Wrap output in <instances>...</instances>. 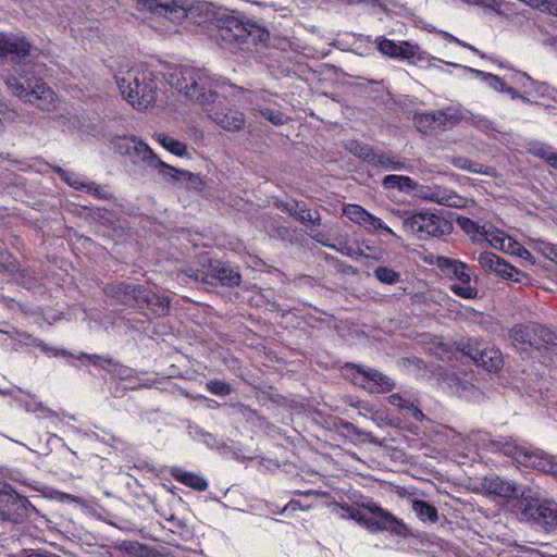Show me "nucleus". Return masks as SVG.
Wrapping results in <instances>:
<instances>
[{
    "label": "nucleus",
    "instance_id": "nucleus-1",
    "mask_svg": "<svg viewBox=\"0 0 557 557\" xmlns=\"http://www.w3.org/2000/svg\"><path fill=\"white\" fill-rule=\"evenodd\" d=\"M115 82L124 99L134 109L143 111L154 106L164 92L168 74L162 75L144 64L121 66Z\"/></svg>",
    "mask_w": 557,
    "mask_h": 557
},
{
    "label": "nucleus",
    "instance_id": "nucleus-2",
    "mask_svg": "<svg viewBox=\"0 0 557 557\" xmlns=\"http://www.w3.org/2000/svg\"><path fill=\"white\" fill-rule=\"evenodd\" d=\"M168 84L186 98L200 106L201 110L213 102L226 89V82L206 69L181 66L168 73Z\"/></svg>",
    "mask_w": 557,
    "mask_h": 557
},
{
    "label": "nucleus",
    "instance_id": "nucleus-3",
    "mask_svg": "<svg viewBox=\"0 0 557 557\" xmlns=\"http://www.w3.org/2000/svg\"><path fill=\"white\" fill-rule=\"evenodd\" d=\"M38 73L34 66L24 64L16 75L7 78V87L14 96L40 110L52 111L58 107V97Z\"/></svg>",
    "mask_w": 557,
    "mask_h": 557
},
{
    "label": "nucleus",
    "instance_id": "nucleus-4",
    "mask_svg": "<svg viewBox=\"0 0 557 557\" xmlns=\"http://www.w3.org/2000/svg\"><path fill=\"white\" fill-rule=\"evenodd\" d=\"M269 33L258 23L235 14H225L219 20L215 40L223 48L235 52L250 40L253 44L265 41Z\"/></svg>",
    "mask_w": 557,
    "mask_h": 557
},
{
    "label": "nucleus",
    "instance_id": "nucleus-5",
    "mask_svg": "<svg viewBox=\"0 0 557 557\" xmlns=\"http://www.w3.org/2000/svg\"><path fill=\"white\" fill-rule=\"evenodd\" d=\"M490 449L511 457L525 468H532L557 478V458L545 454L543 450L518 445L512 438L492 441Z\"/></svg>",
    "mask_w": 557,
    "mask_h": 557
},
{
    "label": "nucleus",
    "instance_id": "nucleus-6",
    "mask_svg": "<svg viewBox=\"0 0 557 557\" xmlns=\"http://www.w3.org/2000/svg\"><path fill=\"white\" fill-rule=\"evenodd\" d=\"M405 226L420 239L445 236L453 231L450 221L429 211L417 212L407 218Z\"/></svg>",
    "mask_w": 557,
    "mask_h": 557
},
{
    "label": "nucleus",
    "instance_id": "nucleus-7",
    "mask_svg": "<svg viewBox=\"0 0 557 557\" xmlns=\"http://www.w3.org/2000/svg\"><path fill=\"white\" fill-rule=\"evenodd\" d=\"M202 111L210 121L228 132H237L246 123L245 114L226 102L225 90Z\"/></svg>",
    "mask_w": 557,
    "mask_h": 557
},
{
    "label": "nucleus",
    "instance_id": "nucleus-8",
    "mask_svg": "<svg viewBox=\"0 0 557 557\" xmlns=\"http://www.w3.org/2000/svg\"><path fill=\"white\" fill-rule=\"evenodd\" d=\"M437 265L451 274L456 280L450 285V290L458 297L465 299H474L478 297L479 290L474 285H471V274L469 267L461 261L453 260L446 257H440Z\"/></svg>",
    "mask_w": 557,
    "mask_h": 557
},
{
    "label": "nucleus",
    "instance_id": "nucleus-9",
    "mask_svg": "<svg viewBox=\"0 0 557 557\" xmlns=\"http://www.w3.org/2000/svg\"><path fill=\"white\" fill-rule=\"evenodd\" d=\"M114 147L120 154L128 157L134 163L147 162L149 165L154 168H163L174 171L173 168L162 162L146 143L135 136H123L116 138Z\"/></svg>",
    "mask_w": 557,
    "mask_h": 557
},
{
    "label": "nucleus",
    "instance_id": "nucleus-10",
    "mask_svg": "<svg viewBox=\"0 0 557 557\" xmlns=\"http://www.w3.org/2000/svg\"><path fill=\"white\" fill-rule=\"evenodd\" d=\"M33 509L30 502L20 496L9 484L0 481V519L21 522Z\"/></svg>",
    "mask_w": 557,
    "mask_h": 557
},
{
    "label": "nucleus",
    "instance_id": "nucleus-11",
    "mask_svg": "<svg viewBox=\"0 0 557 557\" xmlns=\"http://www.w3.org/2000/svg\"><path fill=\"white\" fill-rule=\"evenodd\" d=\"M360 506L367 511L366 529L372 532L388 531L395 534H401L405 530V524L377 503L369 500L360 504Z\"/></svg>",
    "mask_w": 557,
    "mask_h": 557
},
{
    "label": "nucleus",
    "instance_id": "nucleus-12",
    "mask_svg": "<svg viewBox=\"0 0 557 557\" xmlns=\"http://www.w3.org/2000/svg\"><path fill=\"white\" fill-rule=\"evenodd\" d=\"M510 337L516 346L529 345L539 349L545 345H556L557 341V336L549 329L537 323L513 326Z\"/></svg>",
    "mask_w": 557,
    "mask_h": 557
},
{
    "label": "nucleus",
    "instance_id": "nucleus-13",
    "mask_svg": "<svg viewBox=\"0 0 557 557\" xmlns=\"http://www.w3.org/2000/svg\"><path fill=\"white\" fill-rule=\"evenodd\" d=\"M377 50L395 60H410L413 59L416 62H429L431 57L421 51L420 47L416 44H411L409 41H395L392 39H387L383 36H380L375 39Z\"/></svg>",
    "mask_w": 557,
    "mask_h": 557
},
{
    "label": "nucleus",
    "instance_id": "nucleus-14",
    "mask_svg": "<svg viewBox=\"0 0 557 557\" xmlns=\"http://www.w3.org/2000/svg\"><path fill=\"white\" fill-rule=\"evenodd\" d=\"M343 213L349 221L359 225L370 234H374L375 232L381 231L382 234L397 237L393 230L389 228L380 218L373 215L359 205H345L343 208Z\"/></svg>",
    "mask_w": 557,
    "mask_h": 557
},
{
    "label": "nucleus",
    "instance_id": "nucleus-15",
    "mask_svg": "<svg viewBox=\"0 0 557 557\" xmlns=\"http://www.w3.org/2000/svg\"><path fill=\"white\" fill-rule=\"evenodd\" d=\"M343 213L349 221L359 225L370 234H374L375 232L381 231L382 234L397 237L393 230L389 228L380 218L373 215L359 205H345L343 208Z\"/></svg>",
    "mask_w": 557,
    "mask_h": 557
},
{
    "label": "nucleus",
    "instance_id": "nucleus-16",
    "mask_svg": "<svg viewBox=\"0 0 557 557\" xmlns=\"http://www.w3.org/2000/svg\"><path fill=\"white\" fill-rule=\"evenodd\" d=\"M418 198L424 201L453 208H466L470 202L468 198L437 184L421 185V188L418 190Z\"/></svg>",
    "mask_w": 557,
    "mask_h": 557
},
{
    "label": "nucleus",
    "instance_id": "nucleus-17",
    "mask_svg": "<svg viewBox=\"0 0 557 557\" xmlns=\"http://www.w3.org/2000/svg\"><path fill=\"white\" fill-rule=\"evenodd\" d=\"M351 370V380L371 393H384L394 388L395 383L386 375L374 369H364L358 366L348 368Z\"/></svg>",
    "mask_w": 557,
    "mask_h": 557
},
{
    "label": "nucleus",
    "instance_id": "nucleus-18",
    "mask_svg": "<svg viewBox=\"0 0 557 557\" xmlns=\"http://www.w3.org/2000/svg\"><path fill=\"white\" fill-rule=\"evenodd\" d=\"M478 262L482 270L487 273H493L499 277L511 280L517 283H521L523 278H527L525 273H522L493 252H481L478 257Z\"/></svg>",
    "mask_w": 557,
    "mask_h": 557
},
{
    "label": "nucleus",
    "instance_id": "nucleus-19",
    "mask_svg": "<svg viewBox=\"0 0 557 557\" xmlns=\"http://www.w3.org/2000/svg\"><path fill=\"white\" fill-rule=\"evenodd\" d=\"M137 9L164 16L175 23H180L187 16L186 8L176 0H137Z\"/></svg>",
    "mask_w": 557,
    "mask_h": 557
},
{
    "label": "nucleus",
    "instance_id": "nucleus-20",
    "mask_svg": "<svg viewBox=\"0 0 557 557\" xmlns=\"http://www.w3.org/2000/svg\"><path fill=\"white\" fill-rule=\"evenodd\" d=\"M185 275L202 283H211V278H216L219 282L225 285H237L239 284L240 280L237 272L219 262L215 264L210 263L208 271L189 270V272H186Z\"/></svg>",
    "mask_w": 557,
    "mask_h": 557
},
{
    "label": "nucleus",
    "instance_id": "nucleus-21",
    "mask_svg": "<svg viewBox=\"0 0 557 557\" xmlns=\"http://www.w3.org/2000/svg\"><path fill=\"white\" fill-rule=\"evenodd\" d=\"M386 400L404 417L412 418L416 421H422L425 418L420 408V401L417 394L411 391L393 393L386 398Z\"/></svg>",
    "mask_w": 557,
    "mask_h": 557
},
{
    "label": "nucleus",
    "instance_id": "nucleus-22",
    "mask_svg": "<svg viewBox=\"0 0 557 557\" xmlns=\"http://www.w3.org/2000/svg\"><path fill=\"white\" fill-rule=\"evenodd\" d=\"M84 357L90 359V361L95 366H99L102 369H106L114 376L127 383L128 388H137L141 386L140 377L135 372V370L125 367L121 363L114 362L111 359H104L98 355H83Z\"/></svg>",
    "mask_w": 557,
    "mask_h": 557
},
{
    "label": "nucleus",
    "instance_id": "nucleus-23",
    "mask_svg": "<svg viewBox=\"0 0 557 557\" xmlns=\"http://www.w3.org/2000/svg\"><path fill=\"white\" fill-rule=\"evenodd\" d=\"M467 355L487 371H496L503 366L502 352L487 344L475 343L474 346H469Z\"/></svg>",
    "mask_w": 557,
    "mask_h": 557
},
{
    "label": "nucleus",
    "instance_id": "nucleus-24",
    "mask_svg": "<svg viewBox=\"0 0 557 557\" xmlns=\"http://www.w3.org/2000/svg\"><path fill=\"white\" fill-rule=\"evenodd\" d=\"M524 516L532 518L537 524L546 529H555L557 528V503L546 500L530 504L524 509Z\"/></svg>",
    "mask_w": 557,
    "mask_h": 557
},
{
    "label": "nucleus",
    "instance_id": "nucleus-25",
    "mask_svg": "<svg viewBox=\"0 0 557 557\" xmlns=\"http://www.w3.org/2000/svg\"><path fill=\"white\" fill-rule=\"evenodd\" d=\"M484 486L490 494L505 499L517 498L523 494L515 482L506 481L498 476L486 479Z\"/></svg>",
    "mask_w": 557,
    "mask_h": 557
},
{
    "label": "nucleus",
    "instance_id": "nucleus-26",
    "mask_svg": "<svg viewBox=\"0 0 557 557\" xmlns=\"http://www.w3.org/2000/svg\"><path fill=\"white\" fill-rule=\"evenodd\" d=\"M136 305L144 307L147 306L149 310L156 315H164L169 311L170 300L165 296L158 295L149 289L143 287L139 290Z\"/></svg>",
    "mask_w": 557,
    "mask_h": 557
},
{
    "label": "nucleus",
    "instance_id": "nucleus-27",
    "mask_svg": "<svg viewBox=\"0 0 557 557\" xmlns=\"http://www.w3.org/2000/svg\"><path fill=\"white\" fill-rule=\"evenodd\" d=\"M382 186L385 189H396L416 198H418V190L421 188V184L411 177L396 174L386 175L382 181Z\"/></svg>",
    "mask_w": 557,
    "mask_h": 557
},
{
    "label": "nucleus",
    "instance_id": "nucleus-28",
    "mask_svg": "<svg viewBox=\"0 0 557 557\" xmlns=\"http://www.w3.org/2000/svg\"><path fill=\"white\" fill-rule=\"evenodd\" d=\"M486 242L491 247L508 252L512 248L515 239L508 236L505 232L494 227L491 224H485L483 230L482 243Z\"/></svg>",
    "mask_w": 557,
    "mask_h": 557
},
{
    "label": "nucleus",
    "instance_id": "nucleus-29",
    "mask_svg": "<svg viewBox=\"0 0 557 557\" xmlns=\"http://www.w3.org/2000/svg\"><path fill=\"white\" fill-rule=\"evenodd\" d=\"M30 52V44L23 38L7 36L0 33V57L16 54L26 57Z\"/></svg>",
    "mask_w": 557,
    "mask_h": 557
},
{
    "label": "nucleus",
    "instance_id": "nucleus-30",
    "mask_svg": "<svg viewBox=\"0 0 557 557\" xmlns=\"http://www.w3.org/2000/svg\"><path fill=\"white\" fill-rule=\"evenodd\" d=\"M472 73H474L478 77L484 81L491 88L509 94L512 99L519 98L522 101H528V98L518 91L515 90L513 87H506L505 76L499 77L497 75L486 73L480 70L469 69Z\"/></svg>",
    "mask_w": 557,
    "mask_h": 557
},
{
    "label": "nucleus",
    "instance_id": "nucleus-31",
    "mask_svg": "<svg viewBox=\"0 0 557 557\" xmlns=\"http://www.w3.org/2000/svg\"><path fill=\"white\" fill-rule=\"evenodd\" d=\"M104 290L108 295L117 298L123 304H136L139 297V290H143V286L117 283L107 286Z\"/></svg>",
    "mask_w": 557,
    "mask_h": 557
},
{
    "label": "nucleus",
    "instance_id": "nucleus-32",
    "mask_svg": "<svg viewBox=\"0 0 557 557\" xmlns=\"http://www.w3.org/2000/svg\"><path fill=\"white\" fill-rule=\"evenodd\" d=\"M171 475L175 481L198 492H202L208 488V481L203 476L194 472L186 471L182 468H172Z\"/></svg>",
    "mask_w": 557,
    "mask_h": 557
},
{
    "label": "nucleus",
    "instance_id": "nucleus-33",
    "mask_svg": "<svg viewBox=\"0 0 557 557\" xmlns=\"http://www.w3.org/2000/svg\"><path fill=\"white\" fill-rule=\"evenodd\" d=\"M506 87H513L516 91L525 96L527 89L533 87L534 79L527 73L509 70L505 75Z\"/></svg>",
    "mask_w": 557,
    "mask_h": 557
},
{
    "label": "nucleus",
    "instance_id": "nucleus-34",
    "mask_svg": "<svg viewBox=\"0 0 557 557\" xmlns=\"http://www.w3.org/2000/svg\"><path fill=\"white\" fill-rule=\"evenodd\" d=\"M371 164L375 166H382L391 171H401L408 169L404 161L388 152L375 151L371 159Z\"/></svg>",
    "mask_w": 557,
    "mask_h": 557
},
{
    "label": "nucleus",
    "instance_id": "nucleus-35",
    "mask_svg": "<svg viewBox=\"0 0 557 557\" xmlns=\"http://www.w3.org/2000/svg\"><path fill=\"white\" fill-rule=\"evenodd\" d=\"M333 512L336 513L342 519H346V518L351 519L364 528L366 510L362 509L360 505H359V507H355V506L335 503L333 505Z\"/></svg>",
    "mask_w": 557,
    "mask_h": 557
},
{
    "label": "nucleus",
    "instance_id": "nucleus-36",
    "mask_svg": "<svg viewBox=\"0 0 557 557\" xmlns=\"http://www.w3.org/2000/svg\"><path fill=\"white\" fill-rule=\"evenodd\" d=\"M436 119L438 129H448L454 127L461 119L458 110L454 108H446L444 110L436 111Z\"/></svg>",
    "mask_w": 557,
    "mask_h": 557
},
{
    "label": "nucleus",
    "instance_id": "nucleus-37",
    "mask_svg": "<svg viewBox=\"0 0 557 557\" xmlns=\"http://www.w3.org/2000/svg\"><path fill=\"white\" fill-rule=\"evenodd\" d=\"M416 127L424 134L438 129L436 112L417 113L413 117Z\"/></svg>",
    "mask_w": 557,
    "mask_h": 557
},
{
    "label": "nucleus",
    "instance_id": "nucleus-38",
    "mask_svg": "<svg viewBox=\"0 0 557 557\" xmlns=\"http://www.w3.org/2000/svg\"><path fill=\"white\" fill-rule=\"evenodd\" d=\"M458 225L465 231L473 242L482 243L483 230H485V224L480 225L478 222L469 218H458Z\"/></svg>",
    "mask_w": 557,
    "mask_h": 557
},
{
    "label": "nucleus",
    "instance_id": "nucleus-39",
    "mask_svg": "<svg viewBox=\"0 0 557 557\" xmlns=\"http://www.w3.org/2000/svg\"><path fill=\"white\" fill-rule=\"evenodd\" d=\"M530 152L535 157L545 160L550 166L557 169V152L554 151L549 146L535 143L531 145Z\"/></svg>",
    "mask_w": 557,
    "mask_h": 557
},
{
    "label": "nucleus",
    "instance_id": "nucleus-40",
    "mask_svg": "<svg viewBox=\"0 0 557 557\" xmlns=\"http://www.w3.org/2000/svg\"><path fill=\"white\" fill-rule=\"evenodd\" d=\"M412 509L422 521L435 522L438 519L437 510L432 505L423 500H414Z\"/></svg>",
    "mask_w": 557,
    "mask_h": 557
},
{
    "label": "nucleus",
    "instance_id": "nucleus-41",
    "mask_svg": "<svg viewBox=\"0 0 557 557\" xmlns=\"http://www.w3.org/2000/svg\"><path fill=\"white\" fill-rule=\"evenodd\" d=\"M157 141L171 153L183 157L186 153V145L164 134L156 135Z\"/></svg>",
    "mask_w": 557,
    "mask_h": 557
},
{
    "label": "nucleus",
    "instance_id": "nucleus-42",
    "mask_svg": "<svg viewBox=\"0 0 557 557\" xmlns=\"http://www.w3.org/2000/svg\"><path fill=\"white\" fill-rule=\"evenodd\" d=\"M57 173L69 186L83 191L85 190L88 181L79 174L62 170L61 168L57 169Z\"/></svg>",
    "mask_w": 557,
    "mask_h": 557
},
{
    "label": "nucleus",
    "instance_id": "nucleus-43",
    "mask_svg": "<svg viewBox=\"0 0 557 557\" xmlns=\"http://www.w3.org/2000/svg\"><path fill=\"white\" fill-rule=\"evenodd\" d=\"M449 161L454 166L460 170H466L472 173H485L481 164L472 162L465 157H451Z\"/></svg>",
    "mask_w": 557,
    "mask_h": 557
},
{
    "label": "nucleus",
    "instance_id": "nucleus-44",
    "mask_svg": "<svg viewBox=\"0 0 557 557\" xmlns=\"http://www.w3.org/2000/svg\"><path fill=\"white\" fill-rule=\"evenodd\" d=\"M553 92H554V90L547 84L534 81L533 87H531V88L529 87L527 89V92H525V97L528 98L527 102L530 101L529 97L553 98Z\"/></svg>",
    "mask_w": 557,
    "mask_h": 557
},
{
    "label": "nucleus",
    "instance_id": "nucleus-45",
    "mask_svg": "<svg viewBox=\"0 0 557 557\" xmlns=\"http://www.w3.org/2000/svg\"><path fill=\"white\" fill-rule=\"evenodd\" d=\"M374 274L379 281L386 284H394L399 280V274L387 267L376 268Z\"/></svg>",
    "mask_w": 557,
    "mask_h": 557
},
{
    "label": "nucleus",
    "instance_id": "nucleus-46",
    "mask_svg": "<svg viewBox=\"0 0 557 557\" xmlns=\"http://www.w3.org/2000/svg\"><path fill=\"white\" fill-rule=\"evenodd\" d=\"M349 150L357 157L366 160L368 163L371 164V159L374 156V150L369 147L368 145H362L359 143H350Z\"/></svg>",
    "mask_w": 557,
    "mask_h": 557
},
{
    "label": "nucleus",
    "instance_id": "nucleus-47",
    "mask_svg": "<svg viewBox=\"0 0 557 557\" xmlns=\"http://www.w3.org/2000/svg\"><path fill=\"white\" fill-rule=\"evenodd\" d=\"M430 298L436 301L440 306L446 307L447 310L450 312H453L458 307V302L456 300L451 299L446 294H443L441 292H432L430 294Z\"/></svg>",
    "mask_w": 557,
    "mask_h": 557
},
{
    "label": "nucleus",
    "instance_id": "nucleus-48",
    "mask_svg": "<svg viewBox=\"0 0 557 557\" xmlns=\"http://www.w3.org/2000/svg\"><path fill=\"white\" fill-rule=\"evenodd\" d=\"M207 387L210 393H212L214 395H219V396H226L232 393L231 385L221 380L210 381L207 384Z\"/></svg>",
    "mask_w": 557,
    "mask_h": 557
},
{
    "label": "nucleus",
    "instance_id": "nucleus-49",
    "mask_svg": "<svg viewBox=\"0 0 557 557\" xmlns=\"http://www.w3.org/2000/svg\"><path fill=\"white\" fill-rule=\"evenodd\" d=\"M16 269L15 259L9 252L0 253V272H13Z\"/></svg>",
    "mask_w": 557,
    "mask_h": 557
},
{
    "label": "nucleus",
    "instance_id": "nucleus-50",
    "mask_svg": "<svg viewBox=\"0 0 557 557\" xmlns=\"http://www.w3.org/2000/svg\"><path fill=\"white\" fill-rule=\"evenodd\" d=\"M507 253H510V255H513V256H518V257H520V258H522L524 260L531 261L532 263L534 262L531 252L528 249H525L517 240H515V243L512 244L511 250H509Z\"/></svg>",
    "mask_w": 557,
    "mask_h": 557
},
{
    "label": "nucleus",
    "instance_id": "nucleus-51",
    "mask_svg": "<svg viewBox=\"0 0 557 557\" xmlns=\"http://www.w3.org/2000/svg\"><path fill=\"white\" fill-rule=\"evenodd\" d=\"M443 37L446 40L450 41V42L457 44V45H459V46H461L463 48H467V49L471 50L472 52L479 54L481 58L485 57V54L482 53L480 50H478L475 47H473L472 45H470L468 42H465V41L458 39L457 37L453 36L449 33H443Z\"/></svg>",
    "mask_w": 557,
    "mask_h": 557
},
{
    "label": "nucleus",
    "instance_id": "nucleus-52",
    "mask_svg": "<svg viewBox=\"0 0 557 557\" xmlns=\"http://www.w3.org/2000/svg\"><path fill=\"white\" fill-rule=\"evenodd\" d=\"M84 191L95 195L96 197H98L100 199H106L109 197L108 191L103 187L98 186L95 183L89 182V181L87 182V185H86Z\"/></svg>",
    "mask_w": 557,
    "mask_h": 557
},
{
    "label": "nucleus",
    "instance_id": "nucleus-53",
    "mask_svg": "<svg viewBox=\"0 0 557 557\" xmlns=\"http://www.w3.org/2000/svg\"><path fill=\"white\" fill-rule=\"evenodd\" d=\"M541 251L543 255L557 263V246L550 243H542Z\"/></svg>",
    "mask_w": 557,
    "mask_h": 557
},
{
    "label": "nucleus",
    "instance_id": "nucleus-54",
    "mask_svg": "<svg viewBox=\"0 0 557 557\" xmlns=\"http://www.w3.org/2000/svg\"><path fill=\"white\" fill-rule=\"evenodd\" d=\"M298 219L302 222H311L315 223L320 220L319 214L317 212H311L307 209H300L298 213Z\"/></svg>",
    "mask_w": 557,
    "mask_h": 557
},
{
    "label": "nucleus",
    "instance_id": "nucleus-55",
    "mask_svg": "<svg viewBox=\"0 0 557 557\" xmlns=\"http://www.w3.org/2000/svg\"><path fill=\"white\" fill-rule=\"evenodd\" d=\"M471 4H482L493 10H498L502 7V0H465Z\"/></svg>",
    "mask_w": 557,
    "mask_h": 557
},
{
    "label": "nucleus",
    "instance_id": "nucleus-56",
    "mask_svg": "<svg viewBox=\"0 0 557 557\" xmlns=\"http://www.w3.org/2000/svg\"><path fill=\"white\" fill-rule=\"evenodd\" d=\"M310 508V506H302L300 505V503L298 500H290L288 504H286L282 510V513H286V512H294L298 509H301V510H308Z\"/></svg>",
    "mask_w": 557,
    "mask_h": 557
},
{
    "label": "nucleus",
    "instance_id": "nucleus-57",
    "mask_svg": "<svg viewBox=\"0 0 557 557\" xmlns=\"http://www.w3.org/2000/svg\"><path fill=\"white\" fill-rule=\"evenodd\" d=\"M262 114L270 120L273 124L280 125L285 122V116L281 113L273 114L269 112L268 110L262 112Z\"/></svg>",
    "mask_w": 557,
    "mask_h": 557
},
{
    "label": "nucleus",
    "instance_id": "nucleus-58",
    "mask_svg": "<svg viewBox=\"0 0 557 557\" xmlns=\"http://www.w3.org/2000/svg\"><path fill=\"white\" fill-rule=\"evenodd\" d=\"M355 3H364L367 7L370 8H381L382 3L380 0H354Z\"/></svg>",
    "mask_w": 557,
    "mask_h": 557
},
{
    "label": "nucleus",
    "instance_id": "nucleus-59",
    "mask_svg": "<svg viewBox=\"0 0 557 557\" xmlns=\"http://www.w3.org/2000/svg\"><path fill=\"white\" fill-rule=\"evenodd\" d=\"M341 252L347 255V256H354L356 253V250L352 248V247H344L343 249H341Z\"/></svg>",
    "mask_w": 557,
    "mask_h": 557
},
{
    "label": "nucleus",
    "instance_id": "nucleus-60",
    "mask_svg": "<svg viewBox=\"0 0 557 557\" xmlns=\"http://www.w3.org/2000/svg\"><path fill=\"white\" fill-rule=\"evenodd\" d=\"M553 47H555L557 49V37L553 39Z\"/></svg>",
    "mask_w": 557,
    "mask_h": 557
},
{
    "label": "nucleus",
    "instance_id": "nucleus-61",
    "mask_svg": "<svg viewBox=\"0 0 557 557\" xmlns=\"http://www.w3.org/2000/svg\"><path fill=\"white\" fill-rule=\"evenodd\" d=\"M313 237H314L318 242L323 243V242H322V239H321V237H320V235H313Z\"/></svg>",
    "mask_w": 557,
    "mask_h": 557
},
{
    "label": "nucleus",
    "instance_id": "nucleus-62",
    "mask_svg": "<svg viewBox=\"0 0 557 557\" xmlns=\"http://www.w3.org/2000/svg\"><path fill=\"white\" fill-rule=\"evenodd\" d=\"M448 64L451 65V66H455V67L459 66V64H457V63H448Z\"/></svg>",
    "mask_w": 557,
    "mask_h": 557
},
{
    "label": "nucleus",
    "instance_id": "nucleus-63",
    "mask_svg": "<svg viewBox=\"0 0 557 557\" xmlns=\"http://www.w3.org/2000/svg\"><path fill=\"white\" fill-rule=\"evenodd\" d=\"M202 267H206V263H202ZM209 267L208 268H203L202 270L205 271H208Z\"/></svg>",
    "mask_w": 557,
    "mask_h": 557
},
{
    "label": "nucleus",
    "instance_id": "nucleus-64",
    "mask_svg": "<svg viewBox=\"0 0 557 557\" xmlns=\"http://www.w3.org/2000/svg\"><path fill=\"white\" fill-rule=\"evenodd\" d=\"M3 127V124H2V121L0 120V131L2 129Z\"/></svg>",
    "mask_w": 557,
    "mask_h": 557
}]
</instances>
